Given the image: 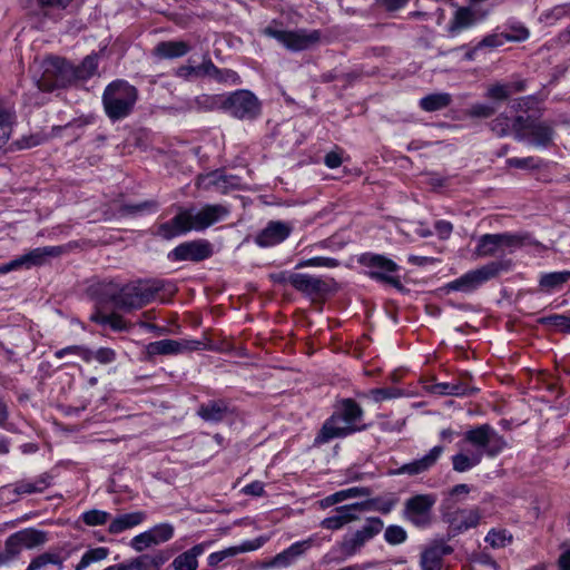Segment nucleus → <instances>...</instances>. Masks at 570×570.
<instances>
[{"label":"nucleus","mask_w":570,"mask_h":570,"mask_svg":"<svg viewBox=\"0 0 570 570\" xmlns=\"http://www.w3.org/2000/svg\"><path fill=\"white\" fill-rule=\"evenodd\" d=\"M433 393L441 395H470L475 392L473 387L468 386L464 383H439L433 385Z\"/></svg>","instance_id":"nucleus-37"},{"label":"nucleus","mask_w":570,"mask_h":570,"mask_svg":"<svg viewBox=\"0 0 570 570\" xmlns=\"http://www.w3.org/2000/svg\"><path fill=\"white\" fill-rule=\"evenodd\" d=\"M527 121L528 118L523 116L510 118L501 114L491 121L490 126L491 130L500 137L514 134L515 139L523 140L525 138Z\"/></svg>","instance_id":"nucleus-17"},{"label":"nucleus","mask_w":570,"mask_h":570,"mask_svg":"<svg viewBox=\"0 0 570 570\" xmlns=\"http://www.w3.org/2000/svg\"><path fill=\"white\" fill-rule=\"evenodd\" d=\"M48 564H57L58 570L63 568V562L59 554L46 552L35 558L26 570H41Z\"/></svg>","instance_id":"nucleus-43"},{"label":"nucleus","mask_w":570,"mask_h":570,"mask_svg":"<svg viewBox=\"0 0 570 570\" xmlns=\"http://www.w3.org/2000/svg\"><path fill=\"white\" fill-rule=\"evenodd\" d=\"M209 546L207 542H202L189 550L180 553L173 560V568L175 570H197L198 557L202 556L206 548Z\"/></svg>","instance_id":"nucleus-28"},{"label":"nucleus","mask_w":570,"mask_h":570,"mask_svg":"<svg viewBox=\"0 0 570 570\" xmlns=\"http://www.w3.org/2000/svg\"><path fill=\"white\" fill-rule=\"evenodd\" d=\"M495 112V109L489 105L478 104L472 106L470 115L478 118H489Z\"/></svg>","instance_id":"nucleus-61"},{"label":"nucleus","mask_w":570,"mask_h":570,"mask_svg":"<svg viewBox=\"0 0 570 570\" xmlns=\"http://www.w3.org/2000/svg\"><path fill=\"white\" fill-rule=\"evenodd\" d=\"M228 215V207L222 204H207L199 209L180 208L170 220L158 226L156 235L164 239H171L190 230H205L224 220Z\"/></svg>","instance_id":"nucleus-1"},{"label":"nucleus","mask_w":570,"mask_h":570,"mask_svg":"<svg viewBox=\"0 0 570 570\" xmlns=\"http://www.w3.org/2000/svg\"><path fill=\"white\" fill-rule=\"evenodd\" d=\"M465 440L472 445L482 448L490 456H495L507 445L503 436L489 424H482L465 433Z\"/></svg>","instance_id":"nucleus-9"},{"label":"nucleus","mask_w":570,"mask_h":570,"mask_svg":"<svg viewBox=\"0 0 570 570\" xmlns=\"http://www.w3.org/2000/svg\"><path fill=\"white\" fill-rule=\"evenodd\" d=\"M338 266V262L335 258L331 257H313L309 259L301 261L296 268H303V267H328L333 268Z\"/></svg>","instance_id":"nucleus-52"},{"label":"nucleus","mask_w":570,"mask_h":570,"mask_svg":"<svg viewBox=\"0 0 570 570\" xmlns=\"http://www.w3.org/2000/svg\"><path fill=\"white\" fill-rule=\"evenodd\" d=\"M542 323L553 326L560 332L570 333V317L561 314H554L542 318Z\"/></svg>","instance_id":"nucleus-51"},{"label":"nucleus","mask_w":570,"mask_h":570,"mask_svg":"<svg viewBox=\"0 0 570 570\" xmlns=\"http://www.w3.org/2000/svg\"><path fill=\"white\" fill-rule=\"evenodd\" d=\"M154 546H159L169 541L175 533V528L170 523H159L147 530Z\"/></svg>","instance_id":"nucleus-42"},{"label":"nucleus","mask_w":570,"mask_h":570,"mask_svg":"<svg viewBox=\"0 0 570 570\" xmlns=\"http://www.w3.org/2000/svg\"><path fill=\"white\" fill-rule=\"evenodd\" d=\"M364 412L352 399L342 400L333 414L323 423L315 438V444H325L334 439H343L365 429L361 425Z\"/></svg>","instance_id":"nucleus-2"},{"label":"nucleus","mask_w":570,"mask_h":570,"mask_svg":"<svg viewBox=\"0 0 570 570\" xmlns=\"http://www.w3.org/2000/svg\"><path fill=\"white\" fill-rule=\"evenodd\" d=\"M292 286L306 295H320L328 289L327 284L320 277L296 273L292 277Z\"/></svg>","instance_id":"nucleus-24"},{"label":"nucleus","mask_w":570,"mask_h":570,"mask_svg":"<svg viewBox=\"0 0 570 570\" xmlns=\"http://www.w3.org/2000/svg\"><path fill=\"white\" fill-rule=\"evenodd\" d=\"M315 538L309 537L302 541H296L287 549L277 553L269 562L274 568H288L294 564L298 559L303 558L306 552L314 546Z\"/></svg>","instance_id":"nucleus-15"},{"label":"nucleus","mask_w":570,"mask_h":570,"mask_svg":"<svg viewBox=\"0 0 570 570\" xmlns=\"http://www.w3.org/2000/svg\"><path fill=\"white\" fill-rule=\"evenodd\" d=\"M225 173L222 170H214L212 173L200 175L197 179V185L204 189H216L219 193H226Z\"/></svg>","instance_id":"nucleus-36"},{"label":"nucleus","mask_w":570,"mask_h":570,"mask_svg":"<svg viewBox=\"0 0 570 570\" xmlns=\"http://www.w3.org/2000/svg\"><path fill=\"white\" fill-rule=\"evenodd\" d=\"M203 75L215 79V77L220 75V69H218L210 60H207L197 67V76Z\"/></svg>","instance_id":"nucleus-62"},{"label":"nucleus","mask_w":570,"mask_h":570,"mask_svg":"<svg viewBox=\"0 0 570 570\" xmlns=\"http://www.w3.org/2000/svg\"><path fill=\"white\" fill-rule=\"evenodd\" d=\"M442 453L443 448L441 445H436L432 448L426 455L419 460H414L413 462L403 464L402 466L393 471V474H421L431 469L436 463Z\"/></svg>","instance_id":"nucleus-20"},{"label":"nucleus","mask_w":570,"mask_h":570,"mask_svg":"<svg viewBox=\"0 0 570 570\" xmlns=\"http://www.w3.org/2000/svg\"><path fill=\"white\" fill-rule=\"evenodd\" d=\"M384 527L380 518H368L365 524L351 534L343 537L337 550L343 558H350L362 550L367 541L379 534Z\"/></svg>","instance_id":"nucleus-6"},{"label":"nucleus","mask_w":570,"mask_h":570,"mask_svg":"<svg viewBox=\"0 0 570 570\" xmlns=\"http://www.w3.org/2000/svg\"><path fill=\"white\" fill-rule=\"evenodd\" d=\"M511 95L510 86L495 83L489 87L487 96L494 100H505Z\"/></svg>","instance_id":"nucleus-55"},{"label":"nucleus","mask_w":570,"mask_h":570,"mask_svg":"<svg viewBox=\"0 0 570 570\" xmlns=\"http://www.w3.org/2000/svg\"><path fill=\"white\" fill-rule=\"evenodd\" d=\"M213 255V246L206 239H196L181 243L169 254L168 258L174 262L190 261L202 262Z\"/></svg>","instance_id":"nucleus-12"},{"label":"nucleus","mask_w":570,"mask_h":570,"mask_svg":"<svg viewBox=\"0 0 570 570\" xmlns=\"http://www.w3.org/2000/svg\"><path fill=\"white\" fill-rule=\"evenodd\" d=\"M72 354L80 356L85 362L89 363L92 360V351L85 346L71 345L61 348L55 353L57 358H62L65 355Z\"/></svg>","instance_id":"nucleus-50"},{"label":"nucleus","mask_w":570,"mask_h":570,"mask_svg":"<svg viewBox=\"0 0 570 570\" xmlns=\"http://www.w3.org/2000/svg\"><path fill=\"white\" fill-rule=\"evenodd\" d=\"M227 406L220 401H212L207 404H203L198 410V415L209 422H219L227 414Z\"/></svg>","instance_id":"nucleus-35"},{"label":"nucleus","mask_w":570,"mask_h":570,"mask_svg":"<svg viewBox=\"0 0 570 570\" xmlns=\"http://www.w3.org/2000/svg\"><path fill=\"white\" fill-rule=\"evenodd\" d=\"M14 122V114L0 106V149L8 142Z\"/></svg>","instance_id":"nucleus-40"},{"label":"nucleus","mask_w":570,"mask_h":570,"mask_svg":"<svg viewBox=\"0 0 570 570\" xmlns=\"http://www.w3.org/2000/svg\"><path fill=\"white\" fill-rule=\"evenodd\" d=\"M134 284L138 296L136 306L139 308L155 301L160 292L166 291V283L160 279L139 281Z\"/></svg>","instance_id":"nucleus-26"},{"label":"nucleus","mask_w":570,"mask_h":570,"mask_svg":"<svg viewBox=\"0 0 570 570\" xmlns=\"http://www.w3.org/2000/svg\"><path fill=\"white\" fill-rule=\"evenodd\" d=\"M570 281V271L552 272L541 276L540 286L544 291H553L560 288L563 284Z\"/></svg>","instance_id":"nucleus-38"},{"label":"nucleus","mask_w":570,"mask_h":570,"mask_svg":"<svg viewBox=\"0 0 570 570\" xmlns=\"http://www.w3.org/2000/svg\"><path fill=\"white\" fill-rule=\"evenodd\" d=\"M396 500H382L380 498L370 499L363 502H357L361 513L368 511H379L381 513L387 514L393 507L395 505Z\"/></svg>","instance_id":"nucleus-41"},{"label":"nucleus","mask_w":570,"mask_h":570,"mask_svg":"<svg viewBox=\"0 0 570 570\" xmlns=\"http://www.w3.org/2000/svg\"><path fill=\"white\" fill-rule=\"evenodd\" d=\"M220 108L240 120H253L261 114V102L248 90H237L226 97L214 98Z\"/></svg>","instance_id":"nucleus-4"},{"label":"nucleus","mask_w":570,"mask_h":570,"mask_svg":"<svg viewBox=\"0 0 570 570\" xmlns=\"http://www.w3.org/2000/svg\"><path fill=\"white\" fill-rule=\"evenodd\" d=\"M435 498L431 494H417L405 502L404 515L416 527H425L430 523L431 509Z\"/></svg>","instance_id":"nucleus-13"},{"label":"nucleus","mask_w":570,"mask_h":570,"mask_svg":"<svg viewBox=\"0 0 570 570\" xmlns=\"http://www.w3.org/2000/svg\"><path fill=\"white\" fill-rule=\"evenodd\" d=\"M23 549L21 542L17 538V534H11L4 542V549L0 554L1 561H9L16 558Z\"/></svg>","instance_id":"nucleus-46"},{"label":"nucleus","mask_w":570,"mask_h":570,"mask_svg":"<svg viewBox=\"0 0 570 570\" xmlns=\"http://www.w3.org/2000/svg\"><path fill=\"white\" fill-rule=\"evenodd\" d=\"M109 554V549L105 547H98L90 549L83 553L80 562L76 566V570H83L92 562L105 560Z\"/></svg>","instance_id":"nucleus-44"},{"label":"nucleus","mask_w":570,"mask_h":570,"mask_svg":"<svg viewBox=\"0 0 570 570\" xmlns=\"http://www.w3.org/2000/svg\"><path fill=\"white\" fill-rule=\"evenodd\" d=\"M371 493H372V491L370 488L353 487L350 489L341 490L338 492H335V493L326 497L322 501V504L324 507H330V505L336 504L341 501H344L346 499L357 498V497H368V495H371Z\"/></svg>","instance_id":"nucleus-32"},{"label":"nucleus","mask_w":570,"mask_h":570,"mask_svg":"<svg viewBox=\"0 0 570 570\" xmlns=\"http://www.w3.org/2000/svg\"><path fill=\"white\" fill-rule=\"evenodd\" d=\"M360 262L370 269V277L395 287L401 286L399 277L392 275L397 271V265L393 261L382 255L365 254Z\"/></svg>","instance_id":"nucleus-11"},{"label":"nucleus","mask_w":570,"mask_h":570,"mask_svg":"<svg viewBox=\"0 0 570 570\" xmlns=\"http://www.w3.org/2000/svg\"><path fill=\"white\" fill-rule=\"evenodd\" d=\"M511 541L512 537L505 530L492 529L485 537V542H488L492 548H503Z\"/></svg>","instance_id":"nucleus-49"},{"label":"nucleus","mask_w":570,"mask_h":570,"mask_svg":"<svg viewBox=\"0 0 570 570\" xmlns=\"http://www.w3.org/2000/svg\"><path fill=\"white\" fill-rule=\"evenodd\" d=\"M138 90L125 80H115L109 83L102 95L106 115L111 120L128 117L137 102Z\"/></svg>","instance_id":"nucleus-3"},{"label":"nucleus","mask_w":570,"mask_h":570,"mask_svg":"<svg viewBox=\"0 0 570 570\" xmlns=\"http://www.w3.org/2000/svg\"><path fill=\"white\" fill-rule=\"evenodd\" d=\"M200 342L198 341H177V340H161L151 342L146 345L145 353L148 360H151L156 355H177L186 351H194L199 348Z\"/></svg>","instance_id":"nucleus-14"},{"label":"nucleus","mask_w":570,"mask_h":570,"mask_svg":"<svg viewBox=\"0 0 570 570\" xmlns=\"http://www.w3.org/2000/svg\"><path fill=\"white\" fill-rule=\"evenodd\" d=\"M293 226L288 223L272 220L256 236L255 242L261 247L275 246L284 242L292 233Z\"/></svg>","instance_id":"nucleus-18"},{"label":"nucleus","mask_w":570,"mask_h":570,"mask_svg":"<svg viewBox=\"0 0 570 570\" xmlns=\"http://www.w3.org/2000/svg\"><path fill=\"white\" fill-rule=\"evenodd\" d=\"M137 301L138 296L134 283L121 287L117 294L112 295L115 306L122 311L138 309Z\"/></svg>","instance_id":"nucleus-29"},{"label":"nucleus","mask_w":570,"mask_h":570,"mask_svg":"<svg viewBox=\"0 0 570 570\" xmlns=\"http://www.w3.org/2000/svg\"><path fill=\"white\" fill-rule=\"evenodd\" d=\"M501 268V264L497 262L489 263L480 268L474 271H470L462 275L461 277L448 283L445 285V289L450 291H459V292H471L479 287L484 282L495 277Z\"/></svg>","instance_id":"nucleus-8"},{"label":"nucleus","mask_w":570,"mask_h":570,"mask_svg":"<svg viewBox=\"0 0 570 570\" xmlns=\"http://www.w3.org/2000/svg\"><path fill=\"white\" fill-rule=\"evenodd\" d=\"M481 461V454L468 456L459 453L452 458L453 469L456 472H465L476 465Z\"/></svg>","instance_id":"nucleus-47"},{"label":"nucleus","mask_w":570,"mask_h":570,"mask_svg":"<svg viewBox=\"0 0 570 570\" xmlns=\"http://www.w3.org/2000/svg\"><path fill=\"white\" fill-rule=\"evenodd\" d=\"M101 323L108 324L115 331H122L127 328L125 320L117 314L102 316Z\"/></svg>","instance_id":"nucleus-59"},{"label":"nucleus","mask_w":570,"mask_h":570,"mask_svg":"<svg viewBox=\"0 0 570 570\" xmlns=\"http://www.w3.org/2000/svg\"><path fill=\"white\" fill-rule=\"evenodd\" d=\"M189 49L185 41H163L155 47L154 53L160 58L173 59L185 56Z\"/></svg>","instance_id":"nucleus-30"},{"label":"nucleus","mask_w":570,"mask_h":570,"mask_svg":"<svg viewBox=\"0 0 570 570\" xmlns=\"http://www.w3.org/2000/svg\"><path fill=\"white\" fill-rule=\"evenodd\" d=\"M72 65L59 58L48 59L42 65L41 77L37 86L42 91H52L56 88L66 87L70 82Z\"/></svg>","instance_id":"nucleus-7"},{"label":"nucleus","mask_w":570,"mask_h":570,"mask_svg":"<svg viewBox=\"0 0 570 570\" xmlns=\"http://www.w3.org/2000/svg\"><path fill=\"white\" fill-rule=\"evenodd\" d=\"M523 237L517 234H485L478 239L475 255L479 257L493 256L504 248H514L521 246Z\"/></svg>","instance_id":"nucleus-10"},{"label":"nucleus","mask_w":570,"mask_h":570,"mask_svg":"<svg viewBox=\"0 0 570 570\" xmlns=\"http://www.w3.org/2000/svg\"><path fill=\"white\" fill-rule=\"evenodd\" d=\"M98 69V56L97 55H90L87 56L81 65L73 67L72 66V73L70 75V82L73 80H86L90 77H92Z\"/></svg>","instance_id":"nucleus-34"},{"label":"nucleus","mask_w":570,"mask_h":570,"mask_svg":"<svg viewBox=\"0 0 570 570\" xmlns=\"http://www.w3.org/2000/svg\"><path fill=\"white\" fill-rule=\"evenodd\" d=\"M360 508L357 502L337 507L332 514L321 522V527L327 530H340L344 525L360 519Z\"/></svg>","instance_id":"nucleus-19"},{"label":"nucleus","mask_w":570,"mask_h":570,"mask_svg":"<svg viewBox=\"0 0 570 570\" xmlns=\"http://www.w3.org/2000/svg\"><path fill=\"white\" fill-rule=\"evenodd\" d=\"M452 102V97L448 92H434L423 97L420 100V107L428 112L438 111L446 108Z\"/></svg>","instance_id":"nucleus-33"},{"label":"nucleus","mask_w":570,"mask_h":570,"mask_svg":"<svg viewBox=\"0 0 570 570\" xmlns=\"http://www.w3.org/2000/svg\"><path fill=\"white\" fill-rule=\"evenodd\" d=\"M370 393L375 402H382L399 395V393L393 389H374L371 390Z\"/></svg>","instance_id":"nucleus-63"},{"label":"nucleus","mask_w":570,"mask_h":570,"mask_svg":"<svg viewBox=\"0 0 570 570\" xmlns=\"http://www.w3.org/2000/svg\"><path fill=\"white\" fill-rule=\"evenodd\" d=\"M481 518L482 513L479 508L459 509L450 514L449 522L454 530L463 532L475 528Z\"/></svg>","instance_id":"nucleus-22"},{"label":"nucleus","mask_w":570,"mask_h":570,"mask_svg":"<svg viewBox=\"0 0 570 570\" xmlns=\"http://www.w3.org/2000/svg\"><path fill=\"white\" fill-rule=\"evenodd\" d=\"M525 137L530 136L533 145L546 147L551 144L554 135L552 126L546 121H534L527 117Z\"/></svg>","instance_id":"nucleus-25"},{"label":"nucleus","mask_w":570,"mask_h":570,"mask_svg":"<svg viewBox=\"0 0 570 570\" xmlns=\"http://www.w3.org/2000/svg\"><path fill=\"white\" fill-rule=\"evenodd\" d=\"M151 563L156 564L151 557L142 554L127 562L110 566L104 570H141L147 568Z\"/></svg>","instance_id":"nucleus-45"},{"label":"nucleus","mask_w":570,"mask_h":570,"mask_svg":"<svg viewBox=\"0 0 570 570\" xmlns=\"http://www.w3.org/2000/svg\"><path fill=\"white\" fill-rule=\"evenodd\" d=\"M96 360L100 364H109L116 360V352L108 347H101L96 352H92V360Z\"/></svg>","instance_id":"nucleus-58"},{"label":"nucleus","mask_w":570,"mask_h":570,"mask_svg":"<svg viewBox=\"0 0 570 570\" xmlns=\"http://www.w3.org/2000/svg\"><path fill=\"white\" fill-rule=\"evenodd\" d=\"M6 491H12L16 494H32L37 493L32 481L21 480L12 485L6 487Z\"/></svg>","instance_id":"nucleus-57"},{"label":"nucleus","mask_w":570,"mask_h":570,"mask_svg":"<svg viewBox=\"0 0 570 570\" xmlns=\"http://www.w3.org/2000/svg\"><path fill=\"white\" fill-rule=\"evenodd\" d=\"M475 22V12L471 8L462 7L455 11L450 22L449 31L454 33L472 27Z\"/></svg>","instance_id":"nucleus-31"},{"label":"nucleus","mask_w":570,"mask_h":570,"mask_svg":"<svg viewBox=\"0 0 570 570\" xmlns=\"http://www.w3.org/2000/svg\"><path fill=\"white\" fill-rule=\"evenodd\" d=\"M146 518L147 514L144 511H135L117 515L110 521L108 531L111 534H119L126 530L132 529L141 524L146 520Z\"/></svg>","instance_id":"nucleus-27"},{"label":"nucleus","mask_w":570,"mask_h":570,"mask_svg":"<svg viewBox=\"0 0 570 570\" xmlns=\"http://www.w3.org/2000/svg\"><path fill=\"white\" fill-rule=\"evenodd\" d=\"M23 548L32 549L46 542V533L36 529H24L16 532Z\"/></svg>","instance_id":"nucleus-39"},{"label":"nucleus","mask_w":570,"mask_h":570,"mask_svg":"<svg viewBox=\"0 0 570 570\" xmlns=\"http://www.w3.org/2000/svg\"><path fill=\"white\" fill-rule=\"evenodd\" d=\"M130 547L137 552H141L150 547H154L151 538L148 531H145L136 537H134L130 541Z\"/></svg>","instance_id":"nucleus-56"},{"label":"nucleus","mask_w":570,"mask_h":570,"mask_svg":"<svg viewBox=\"0 0 570 570\" xmlns=\"http://www.w3.org/2000/svg\"><path fill=\"white\" fill-rule=\"evenodd\" d=\"M505 41H524L529 38V30L521 23H513L509 26V31L503 32Z\"/></svg>","instance_id":"nucleus-53"},{"label":"nucleus","mask_w":570,"mask_h":570,"mask_svg":"<svg viewBox=\"0 0 570 570\" xmlns=\"http://www.w3.org/2000/svg\"><path fill=\"white\" fill-rule=\"evenodd\" d=\"M263 35L274 38L286 49L292 51H301L316 45L321 39L318 30H281L276 28V22L273 21L269 26L263 29Z\"/></svg>","instance_id":"nucleus-5"},{"label":"nucleus","mask_w":570,"mask_h":570,"mask_svg":"<svg viewBox=\"0 0 570 570\" xmlns=\"http://www.w3.org/2000/svg\"><path fill=\"white\" fill-rule=\"evenodd\" d=\"M110 514L102 510H89L81 514V520L89 527L102 525L108 522Z\"/></svg>","instance_id":"nucleus-48"},{"label":"nucleus","mask_w":570,"mask_h":570,"mask_svg":"<svg viewBox=\"0 0 570 570\" xmlns=\"http://www.w3.org/2000/svg\"><path fill=\"white\" fill-rule=\"evenodd\" d=\"M435 230L439 235L440 238L442 239H446L450 237L452 230H453V226L450 222H446V220H438L435 223Z\"/></svg>","instance_id":"nucleus-64"},{"label":"nucleus","mask_w":570,"mask_h":570,"mask_svg":"<svg viewBox=\"0 0 570 570\" xmlns=\"http://www.w3.org/2000/svg\"><path fill=\"white\" fill-rule=\"evenodd\" d=\"M265 541L266 540L261 537L253 541H245L240 546L229 547L222 551L213 552L208 556V566L217 567L220 562L228 558L236 557L239 553L257 550L265 543Z\"/></svg>","instance_id":"nucleus-21"},{"label":"nucleus","mask_w":570,"mask_h":570,"mask_svg":"<svg viewBox=\"0 0 570 570\" xmlns=\"http://www.w3.org/2000/svg\"><path fill=\"white\" fill-rule=\"evenodd\" d=\"M508 166L515 167V168H535L539 165L535 163V159L533 157H525V158H509L507 160Z\"/></svg>","instance_id":"nucleus-60"},{"label":"nucleus","mask_w":570,"mask_h":570,"mask_svg":"<svg viewBox=\"0 0 570 570\" xmlns=\"http://www.w3.org/2000/svg\"><path fill=\"white\" fill-rule=\"evenodd\" d=\"M61 249L59 247H38L29 253L13 259L14 268L20 267L30 268L32 266H39L45 264L46 259L50 256L60 255Z\"/></svg>","instance_id":"nucleus-23"},{"label":"nucleus","mask_w":570,"mask_h":570,"mask_svg":"<svg viewBox=\"0 0 570 570\" xmlns=\"http://www.w3.org/2000/svg\"><path fill=\"white\" fill-rule=\"evenodd\" d=\"M452 552L451 546L446 544L443 540H435L422 551L420 566L422 570H442L443 558Z\"/></svg>","instance_id":"nucleus-16"},{"label":"nucleus","mask_w":570,"mask_h":570,"mask_svg":"<svg viewBox=\"0 0 570 570\" xmlns=\"http://www.w3.org/2000/svg\"><path fill=\"white\" fill-rule=\"evenodd\" d=\"M406 537V531L400 525H390L384 533V538L390 544L403 543Z\"/></svg>","instance_id":"nucleus-54"}]
</instances>
